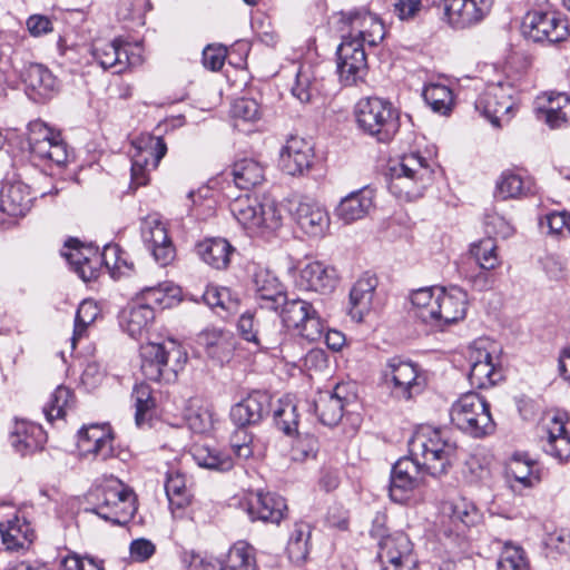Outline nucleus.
Wrapping results in <instances>:
<instances>
[{
  "instance_id": "nucleus-1",
  "label": "nucleus",
  "mask_w": 570,
  "mask_h": 570,
  "mask_svg": "<svg viewBox=\"0 0 570 570\" xmlns=\"http://www.w3.org/2000/svg\"><path fill=\"white\" fill-rule=\"evenodd\" d=\"M410 454L399 459L391 471L390 498L407 503L416 489L425 484L426 475L446 474L456 459V443L440 429L422 425L409 441Z\"/></svg>"
},
{
  "instance_id": "nucleus-2",
  "label": "nucleus",
  "mask_w": 570,
  "mask_h": 570,
  "mask_svg": "<svg viewBox=\"0 0 570 570\" xmlns=\"http://www.w3.org/2000/svg\"><path fill=\"white\" fill-rule=\"evenodd\" d=\"M229 209L249 236L266 237L283 225L279 205L267 195H240L229 204Z\"/></svg>"
},
{
  "instance_id": "nucleus-3",
  "label": "nucleus",
  "mask_w": 570,
  "mask_h": 570,
  "mask_svg": "<svg viewBox=\"0 0 570 570\" xmlns=\"http://www.w3.org/2000/svg\"><path fill=\"white\" fill-rule=\"evenodd\" d=\"M433 180L431 163L419 153L402 155L386 173L387 188L396 198L411 202L421 197Z\"/></svg>"
},
{
  "instance_id": "nucleus-4",
  "label": "nucleus",
  "mask_w": 570,
  "mask_h": 570,
  "mask_svg": "<svg viewBox=\"0 0 570 570\" xmlns=\"http://www.w3.org/2000/svg\"><path fill=\"white\" fill-rule=\"evenodd\" d=\"M358 129L379 142H390L400 128L399 110L380 97L360 99L354 109Z\"/></svg>"
},
{
  "instance_id": "nucleus-5",
  "label": "nucleus",
  "mask_w": 570,
  "mask_h": 570,
  "mask_svg": "<svg viewBox=\"0 0 570 570\" xmlns=\"http://www.w3.org/2000/svg\"><path fill=\"white\" fill-rule=\"evenodd\" d=\"M481 520V513L473 501L460 497L443 504L439 539L451 548L464 549L468 531Z\"/></svg>"
},
{
  "instance_id": "nucleus-6",
  "label": "nucleus",
  "mask_w": 570,
  "mask_h": 570,
  "mask_svg": "<svg viewBox=\"0 0 570 570\" xmlns=\"http://www.w3.org/2000/svg\"><path fill=\"white\" fill-rule=\"evenodd\" d=\"M450 417L453 425L473 438L490 435L495 430L489 402L475 392L462 394L452 404Z\"/></svg>"
},
{
  "instance_id": "nucleus-7",
  "label": "nucleus",
  "mask_w": 570,
  "mask_h": 570,
  "mask_svg": "<svg viewBox=\"0 0 570 570\" xmlns=\"http://www.w3.org/2000/svg\"><path fill=\"white\" fill-rule=\"evenodd\" d=\"M97 505L91 511L118 525L128 523L137 508L134 492L117 478L106 479L96 490Z\"/></svg>"
},
{
  "instance_id": "nucleus-8",
  "label": "nucleus",
  "mask_w": 570,
  "mask_h": 570,
  "mask_svg": "<svg viewBox=\"0 0 570 570\" xmlns=\"http://www.w3.org/2000/svg\"><path fill=\"white\" fill-rule=\"evenodd\" d=\"M140 370L142 375L154 382H171L186 362V355L170 342L165 344L147 343L140 346Z\"/></svg>"
},
{
  "instance_id": "nucleus-9",
  "label": "nucleus",
  "mask_w": 570,
  "mask_h": 570,
  "mask_svg": "<svg viewBox=\"0 0 570 570\" xmlns=\"http://www.w3.org/2000/svg\"><path fill=\"white\" fill-rule=\"evenodd\" d=\"M384 382L391 386L392 393L399 399L411 400L421 394L426 386V376L414 362L393 356L382 368Z\"/></svg>"
},
{
  "instance_id": "nucleus-10",
  "label": "nucleus",
  "mask_w": 570,
  "mask_h": 570,
  "mask_svg": "<svg viewBox=\"0 0 570 570\" xmlns=\"http://www.w3.org/2000/svg\"><path fill=\"white\" fill-rule=\"evenodd\" d=\"M167 153V146L161 137L142 132L131 141V186H145L149 174L156 169Z\"/></svg>"
},
{
  "instance_id": "nucleus-11",
  "label": "nucleus",
  "mask_w": 570,
  "mask_h": 570,
  "mask_svg": "<svg viewBox=\"0 0 570 570\" xmlns=\"http://www.w3.org/2000/svg\"><path fill=\"white\" fill-rule=\"evenodd\" d=\"M281 306H283L282 321L286 327L295 330L311 342L324 335L323 320L312 303L302 298L287 299L285 295Z\"/></svg>"
},
{
  "instance_id": "nucleus-12",
  "label": "nucleus",
  "mask_w": 570,
  "mask_h": 570,
  "mask_svg": "<svg viewBox=\"0 0 570 570\" xmlns=\"http://www.w3.org/2000/svg\"><path fill=\"white\" fill-rule=\"evenodd\" d=\"M521 30L533 42L554 45L570 35L567 21L556 12L530 11L522 20Z\"/></svg>"
},
{
  "instance_id": "nucleus-13",
  "label": "nucleus",
  "mask_w": 570,
  "mask_h": 570,
  "mask_svg": "<svg viewBox=\"0 0 570 570\" xmlns=\"http://www.w3.org/2000/svg\"><path fill=\"white\" fill-rule=\"evenodd\" d=\"M514 92V88L508 82L490 83L475 100V110L493 126L501 127L511 118L510 114L515 105Z\"/></svg>"
},
{
  "instance_id": "nucleus-14",
  "label": "nucleus",
  "mask_w": 570,
  "mask_h": 570,
  "mask_svg": "<svg viewBox=\"0 0 570 570\" xmlns=\"http://www.w3.org/2000/svg\"><path fill=\"white\" fill-rule=\"evenodd\" d=\"M29 146L35 157L57 166L65 165L68 159L67 145L61 138V134L42 121L30 124Z\"/></svg>"
},
{
  "instance_id": "nucleus-15",
  "label": "nucleus",
  "mask_w": 570,
  "mask_h": 570,
  "mask_svg": "<svg viewBox=\"0 0 570 570\" xmlns=\"http://www.w3.org/2000/svg\"><path fill=\"white\" fill-rule=\"evenodd\" d=\"M91 53L102 69H112L114 73H121L142 62L140 46L122 43L119 40L95 43Z\"/></svg>"
},
{
  "instance_id": "nucleus-16",
  "label": "nucleus",
  "mask_w": 570,
  "mask_h": 570,
  "mask_svg": "<svg viewBox=\"0 0 570 570\" xmlns=\"http://www.w3.org/2000/svg\"><path fill=\"white\" fill-rule=\"evenodd\" d=\"M543 452L560 464L570 462V424L563 414L548 415L542 423Z\"/></svg>"
},
{
  "instance_id": "nucleus-17",
  "label": "nucleus",
  "mask_w": 570,
  "mask_h": 570,
  "mask_svg": "<svg viewBox=\"0 0 570 570\" xmlns=\"http://www.w3.org/2000/svg\"><path fill=\"white\" fill-rule=\"evenodd\" d=\"M336 57L337 73L344 86H353L364 80L368 68L365 46L360 41L342 37Z\"/></svg>"
},
{
  "instance_id": "nucleus-18",
  "label": "nucleus",
  "mask_w": 570,
  "mask_h": 570,
  "mask_svg": "<svg viewBox=\"0 0 570 570\" xmlns=\"http://www.w3.org/2000/svg\"><path fill=\"white\" fill-rule=\"evenodd\" d=\"M344 24L347 30L342 29V37L360 41L362 46L375 47L385 37V27L381 18L365 9L347 13Z\"/></svg>"
},
{
  "instance_id": "nucleus-19",
  "label": "nucleus",
  "mask_w": 570,
  "mask_h": 570,
  "mask_svg": "<svg viewBox=\"0 0 570 570\" xmlns=\"http://www.w3.org/2000/svg\"><path fill=\"white\" fill-rule=\"evenodd\" d=\"M412 552V542L403 532H395L379 541L377 558L382 570H413L416 560Z\"/></svg>"
},
{
  "instance_id": "nucleus-20",
  "label": "nucleus",
  "mask_w": 570,
  "mask_h": 570,
  "mask_svg": "<svg viewBox=\"0 0 570 570\" xmlns=\"http://www.w3.org/2000/svg\"><path fill=\"white\" fill-rule=\"evenodd\" d=\"M355 400L348 383H338L332 391H321L314 401L315 413L324 425L334 426L343 417L344 409Z\"/></svg>"
},
{
  "instance_id": "nucleus-21",
  "label": "nucleus",
  "mask_w": 570,
  "mask_h": 570,
  "mask_svg": "<svg viewBox=\"0 0 570 570\" xmlns=\"http://www.w3.org/2000/svg\"><path fill=\"white\" fill-rule=\"evenodd\" d=\"M494 0H443L444 14L451 27L465 29L482 22Z\"/></svg>"
},
{
  "instance_id": "nucleus-22",
  "label": "nucleus",
  "mask_w": 570,
  "mask_h": 570,
  "mask_svg": "<svg viewBox=\"0 0 570 570\" xmlns=\"http://www.w3.org/2000/svg\"><path fill=\"white\" fill-rule=\"evenodd\" d=\"M436 304L435 326L443 328L464 320L469 306L468 293L458 286L436 287Z\"/></svg>"
},
{
  "instance_id": "nucleus-23",
  "label": "nucleus",
  "mask_w": 570,
  "mask_h": 570,
  "mask_svg": "<svg viewBox=\"0 0 570 570\" xmlns=\"http://www.w3.org/2000/svg\"><path fill=\"white\" fill-rule=\"evenodd\" d=\"M141 237L160 266L169 265L176 257L175 246L165 224L156 216H148L141 225Z\"/></svg>"
},
{
  "instance_id": "nucleus-24",
  "label": "nucleus",
  "mask_w": 570,
  "mask_h": 570,
  "mask_svg": "<svg viewBox=\"0 0 570 570\" xmlns=\"http://www.w3.org/2000/svg\"><path fill=\"white\" fill-rule=\"evenodd\" d=\"M314 157L311 141L291 136L279 150V167L287 175L301 176L311 169Z\"/></svg>"
},
{
  "instance_id": "nucleus-25",
  "label": "nucleus",
  "mask_w": 570,
  "mask_h": 570,
  "mask_svg": "<svg viewBox=\"0 0 570 570\" xmlns=\"http://www.w3.org/2000/svg\"><path fill=\"white\" fill-rule=\"evenodd\" d=\"M246 511L253 521L279 524L286 518L288 508L282 495L275 492L258 491L249 495Z\"/></svg>"
},
{
  "instance_id": "nucleus-26",
  "label": "nucleus",
  "mask_w": 570,
  "mask_h": 570,
  "mask_svg": "<svg viewBox=\"0 0 570 570\" xmlns=\"http://www.w3.org/2000/svg\"><path fill=\"white\" fill-rule=\"evenodd\" d=\"M469 382L478 389H485L494 385L502 379L501 368L493 362L491 353L479 343L469 347Z\"/></svg>"
},
{
  "instance_id": "nucleus-27",
  "label": "nucleus",
  "mask_w": 570,
  "mask_h": 570,
  "mask_svg": "<svg viewBox=\"0 0 570 570\" xmlns=\"http://www.w3.org/2000/svg\"><path fill=\"white\" fill-rule=\"evenodd\" d=\"M337 285L335 268L322 262H311L301 268L295 286L299 291L314 292L322 295L332 293Z\"/></svg>"
},
{
  "instance_id": "nucleus-28",
  "label": "nucleus",
  "mask_w": 570,
  "mask_h": 570,
  "mask_svg": "<svg viewBox=\"0 0 570 570\" xmlns=\"http://www.w3.org/2000/svg\"><path fill=\"white\" fill-rule=\"evenodd\" d=\"M535 112L551 129L570 126V97L564 92H546L538 97Z\"/></svg>"
},
{
  "instance_id": "nucleus-29",
  "label": "nucleus",
  "mask_w": 570,
  "mask_h": 570,
  "mask_svg": "<svg viewBox=\"0 0 570 570\" xmlns=\"http://www.w3.org/2000/svg\"><path fill=\"white\" fill-rule=\"evenodd\" d=\"M252 286L262 308L277 311L286 295L279 279L267 268L255 266Z\"/></svg>"
},
{
  "instance_id": "nucleus-30",
  "label": "nucleus",
  "mask_w": 570,
  "mask_h": 570,
  "mask_svg": "<svg viewBox=\"0 0 570 570\" xmlns=\"http://www.w3.org/2000/svg\"><path fill=\"white\" fill-rule=\"evenodd\" d=\"M294 218L299 228L308 236L322 237L330 227V216L317 202L301 198L294 209Z\"/></svg>"
},
{
  "instance_id": "nucleus-31",
  "label": "nucleus",
  "mask_w": 570,
  "mask_h": 570,
  "mask_svg": "<svg viewBox=\"0 0 570 570\" xmlns=\"http://www.w3.org/2000/svg\"><path fill=\"white\" fill-rule=\"evenodd\" d=\"M22 80L28 96L36 102H45L53 98L59 91V83L53 73L39 63L29 65Z\"/></svg>"
},
{
  "instance_id": "nucleus-32",
  "label": "nucleus",
  "mask_w": 570,
  "mask_h": 570,
  "mask_svg": "<svg viewBox=\"0 0 570 570\" xmlns=\"http://www.w3.org/2000/svg\"><path fill=\"white\" fill-rule=\"evenodd\" d=\"M271 409V397L267 393L255 391L234 404L229 412L232 422L238 428L258 423Z\"/></svg>"
},
{
  "instance_id": "nucleus-33",
  "label": "nucleus",
  "mask_w": 570,
  "mask_h": 570,
  "mask_svg": "<svg viewBox=\"0 0 570 570\" xmlns=\"http://www.w3.org/2000/svg\"><path fill=\"white\" fill-rule=\"evenodd\" d=\"M77 446L83 454H94L101 460L114 455L112 434L106 424H90L78 432Z\"/></svg>"
},
{
  "instance_id": "nucleus-34",
  "label": "nucleus",
  "mask_w": 570,
  "mask_h": 570,
  "mask_svg": "<svg viewBox=\"0 0 570 570\" xmlns=\"http://www.w3.org/2000/svg\"><path fill=\"white\" fill-rule=\"evenodd\" d=\"M377 284V277L368 272L364 273L353 284L348 301V315L353 321L361 323L372 311Z\"/></svg>"
},
{
  "instance_id": "nucleus-35",
  "label": "nucleus",
  "mask_w": 570,
  "mask_h": 570,
  "mask_svg": "<svg viewBox=\"0 0 570 570\" xmlns=\"http://www.w3.org/2000/svg\"><path fill=\"white\" fill-rule=\"evenodd\" d=\"M32 199L26 184L21 181L7 183L0 190V214L12 219L23 217L30 210ZM0 220L6 222L1 216Z\"/></svg>"
},
{
  "instance_id": "nucleus-36",
  "label": "nucleus",
  "mask_w": 570,
  "mask_h": 570,
  "mask_svg": "<svg viewBox=\"0 0 570 570\" xmlns=\"http://www.w3.org/2000/svg\"><path fill=\"white\" fill-rule=\"evenodd\" d=\"M374 190L370 187L352 191L341 199L335 208V215L345 224L362 219L374 207Z\"/></svg>"
},
{
  "instance_id": "nucleus-37",
  "label": "nucleus",
  "mask_w": 570,
  "mask_h": 570,
  "mask_svg": "<svg viewBox=\"0 0 570 570\" xmlns=\"http://www.w3.org/2000/svg\"><path fill=\"white\" fill-rule=\"evenodd\" d=\"M11 446L21 455L40 450L47 441L41 425L29 421H16L9 435Z\"/></svg>"
},
{
  "instance_id": "nucleus-38",
  "label": "nucleus",
  "mask_w": 570,
  "mask_h": 570,
  "mask_svg": "<svg viewBox=\"0 0 570 570\" xmlns=\"http://www.w3.org/2000/svg\"><path fill=\"white\" fill-rule=\"evenodd\" d=\"M155 320L154 307L141 303L138 298L122 309L119 323L121 328L132 338L142 336L148 332Z\"/></svg>"
},
{
  "instance_id": "nucleus-39",
  "label": "nucleus",
  "mask_w": 570,
  "mask_h": 570,
  "mask_svg": "<svg viewBox=\"0 0 570 570\" xmlns=\"http://www.w3.org/2000/svg\"><path fill=\"white\" fill-rule=\"evenodd\" d=\"M505 475L515 489V484L521 488H533L540 482V475L537 470V463L524 453H515L507 463Z\"/></svg>"
},
{
  "instance_id": "nucleus-40",
  "label": "nucleus",
  "mask_w": 570,
  "mask_h": 570,
  "mask_svg": "<svg viewBox=\"0 0 570 570\" xmlns=\"http://www.w3.org/2000/svg\"><path fill=\"white\" fill-rule=\"evenodd\" d=\"M0 534L7 551L26 549L35 539V532L30 524L18 515L0 522Z\"/></svg>"
},
{
  "instance_id": "nucleus-41",
  "label": "nucleus",
  "mask_w": 570,
  "mask_h": 570,
  "mask_svg": "<svg viewBox=\"0 0 570 570\" xmlns=\"http://www.w3.org/2000/svg\"><path fill=\"white\" fill-rule=\"evenodd\" d=\"M234 248L225 238H210L197 245V253L208 265L217 269L226 268Z\"/></svg>"
},
{
  "instance_id": "nucleus-42",
  "label": "nucleus",
  "mask_w": 570,
  "mask_h": 570,
  "mask_svg": "<svg viewBox=\"0 0 570 570\" xmlns=\"http://www.w3.org/2000/svg\"><path fill=\"white\" fill-rule=\"evenodd\" d=\"M412 312L423 323L435 326L436 286L415 289L410 296Z\"/></svg>"
},
{
  "instance_id": "nucleus-43",
  "label": "nucleus",
  "mask_w": 570,
  "mask_h": 570,
  "mask_svg": "<svg viewBox=\"0 0 570 570\" xmlns=\"http://www.w3.org/2000/svg\"><path fill=\"white\" fill-rule=\"evenodd\" d=\"M234 183L240 189H250L265 179L263 165L253 158L237 160L232 170Z\"/></svg>"
},
{
  "instance_id": "nucleus-44",
  "label": "nucleus",
  "mask_w": 570,
  "mask_h": 570,
  "mask_svg": "<svg viewBox=\"0 0 570 570\" xmlns=\"http://www.w3.org/2000/svg\"><path fill=\"white\" fill-rule=\"evenodd\" d=\"M131 399L135 406L136 425L142 428L149 424L156 407V400L153 396L150 386L146 383L136 384L131 393Z\"/></svg>"
},
{
  "instance_id": "nucleus-45",
  "label": "nucleus",
  "mask_w": 570,
  "mask_h": 570,
  "mask_svg": "<svg viewBox=\"0 0 570 570\" xmlns=\"http://www.w3.org/2000/svg\"><path fill=\"white\" fill-rule=\"evenodd\" d=\"M193 459L200 468L218 472L229 471L234 466V460L228 453L207 445L195 446Z\"/></svg>"
},
{
  "instance_id": "nucleus-46",
  "label": "nucleus",
  "mask_w": 570,
  "mask_h": 570,
  "mask_svg": "<svg viewBox=\"0 0 570 570\" xmlns=\"http://www.w3.org/2000/svg\"><path fill=\"white\" fill-rule=\"evenodd\" d=\"M165 491L171 508L181 509L190 502L191 492L187 487L186 476L177 470L167 472Z\"/></svg>"
},
{
  "instance_id": "nucleus-47",
  "label": "nucleus",
  "mask_w": 570,
  "mask_h": 570,
  "mask_svg": "<svg viewBox=\"0 0 570 570\" xmlns=\"http://www.w3.org/2000/svg\"><path fill=\"white\" fill-rule=\"evenodd\" d=\"M531 191V181L521 175L507 170L497 181L495 196L501 199L519 198Z\"/></svg>"
},
{
  "instance_id": "nucleus-48",
  "label": "nucleus",
  "mask_w": 570,
  "mask_h": 570,
  "mask_svg": "<svg viewBox=\"0 0 570 570\" xmlns=\"http://www.w3.org/2000/svg\"><path fill=\"white\" fill-rule=\"evenodd\" d=\"M223 570H256L254 548L244 541L233 544L223 559Z\"/></svg>"
},
{
  "instance_id": "nucleus-49",
  "label": "nucleus",
  "mask_w": 570,
  "mask_h": 570,
  "mask_svg": "<svg viewBox=\"0 0 570 570\" xmlns=\"http://www.w3.org/2000/svg\"><path fill=\"white\" fill-rule=\"evenodd\" d=\"M312 528L307 522H296L287 542V553L295 562L304 561L309 552Z\"/></svg>"
},
{
  "instance_id": "nucleus-50",
  "label": "nucleus",
  "mask_w": 570,
  "mask_h": 570,
  "mask_svg": "<svg viewBox=\"0 0 570 570\" xmlns=\"http://www.w3.org/2000/svg\"><path fill=\"white\" fill-rule=\"evenodd\" d=\"M198 343L212 358L224 361L229 352L228 335L219 328H206L198 336Z\"/></svg>"
},
{
  "instance_id": "nucleus-51",
  "label": "nucleus",
  "mask_w": 570,
  "mask_h": 570,
  "mask_svg": "<svg viewBox=\"0 0 570 570\" xmlns=\"http://www.w3.org/2000/svg\"><path fill=\"white\" fill-rule=\"evenodd\" d=\"M66 250L62 255L75 267V272L85 281L89 282L95 277V271L91 267V261L83 254V248L78 239L70 238L65 244Z\"/></svg>"
},
{
  "instance_id": "nucleus-52",
  "label": "nucleus",
  "mask_w": 570,
  "mask_h": 570,
  "mask_svg": "<svg viewBox=\"0 0 570 570\" xmlns=\"http://www.w3.org/2000/svg\"><path fill=\"white\" fill-rule=\"evenodd\" d=\"M423 98L431 109L441 115H446L453 106L452 90L441 83H429L423 89Z\"/></svg>"
},
{
  "instance_id": "nucleus-53",
  "label": "nucleus",
  "mask_w": 570,
  "mask_h": 570,
  "mask_svg": "<svg viewBox=\"0 0 570 570\" xmlns=\"http://www.w3.org/2000/svg\"><path fill=\"white\" fill-rule=\"evenodd\" d=\"M73 393L63 385L58 386L50 395L49 401L43 406V414L49 422L60 419L65 415V411L72 405Z\"/></svg>"
},
{
  "instance_id": "nucleus-54",
  "label": "nucleus",
  "mask_w": 570,
  "mask_h": 570,
  "mask_svg": "<svg viewBox=\"0 0 570 570\" xmlns=\"http://www.w3.org/2000/svg\"><path fill=\"white\" fill-rule=\"evenodd\" d=\"M99 314L100 309L95 301L85 299L80 303L75 317V328L71 337L72 348L76 347V342L82 337L87 327L97 320Z\"/></svg>"
},
{
  "instance_id": "nucleus-55",
  "label": "nucleus",
  "mask_w": 570,
  "mask_h": 570,
  "mask_svg": "<svg viewBox=\"0 0 570 570\" xmlns=\"http://www.w3.org/2000/svg\"><path fill=\"white\" fill-rule=\"evenodd\" d=\"M474 264L481 269H494L500 265L497 244L489 237L474 244L471 248Z\"/></svg>"
},
{
  "instance_id": "nucleus-56",
  "label": "nucleus",
  "mask_w": 570,
  "mask_h": 570,
  "mask_svg": "<svg viewBox=\"0 0 570 570\" xmlns=\"http://www.w3.org/2000/svg\"><path fill=\"white\" fill-rule=\"evenodd\" d=\"M314 92H316L314 70L312 66L303 65L296 72L292 94L301 102H308L311 101Z\"/></svg>"
},
{
  "instance_id": "nucleus-57",
  "label": "nucleus",
  "mask_w": 570,
  "mask_h": 570,
  "mask_svg": "<svg viewBox=\"0 0 570 570\" xmlns=\"http://www.w3.org/2000/svg\"><path fill=\"white\" fill-rule=\"evenodd\" d=\"M499 570H529L524 550L511 543H505L498 560Z\"/></svg>"
},
{
  "instance_id": "nucleus-58",
  "label": "nucleus",
  "mask_w": 570,
  "mask_h": 570,
  "mask_svg": "<svg viewBox=\"0 0 570 570\" xmlns=\"http://www.w3.org/2000/svg\"><path fill=\"white\" fill-rule=\"evenodd\" d=\"M255 336L257 338L253 343L261 350H274L283 341V333L275 321H261Z\"/></svg>"
},
{
  "instance_id": "nucleus-59",
  "label": "nucleus",
  "mask_w": 570,
  "mask_h": 570,
  "mask_svg": "<svg viewBox=\"0 0 570 570\" xmlns=\"http://www.w3.org/2000/svg\"><path fill=\"white\" fill-rule=\"evenodd\" d=\"M274 420L276 425L286 434H291L297 428L298 415L296 406L289 400H279L274 409Z\"/></svg>"
},
{
  "instance_id": "nucleus-60",
  "label": "nucleus",
  "mask_w": 570,
  "mask_h": 570,
  "mask_svg": "<svg viewBox=\"0 0 570 570\" xmlns=\"http://www.w3.org/2000/svg\"><path fill=\"white\" fill-rule=\"evenodd\" d=\"M186 420L195 433H206L213 429L214 414L207 406L189 407Z\"/></svg>"
},
{
  "instance_id": "nucleus-61",
  "label": "nucleus",
  "mask_w": 570,
  "mask_h": 570,
  "mask_svg": "<svg viewBox=\"0 0 570 570\" xmlns=\"http://www.w3.org/2000/svg\"><path fill=\"white\" fill-rule=\"evenodd\" d=\"M230 112L236 120L253 122L261 118L259 105L252 98L236 99L232 105Z\"/></svg>"
},
{
  "instance_id": "nucleus-62",
  "label": "nucleus",
  "mask_w": 570,
  "mask_h": 570,
  "mask_svg": "<svg viewBox=\"0 0 570 570\" xmlns=\"http://www.w3.org/2000/svg\"><path fill=\"white\" fill-rule=\"evenodd\" d=\"M318 449L317 439L312 434L297 435L291 449V455L294 461H305L314 458Z\"/></svg>"
},
{
  "instance_id": "nucleus-63",
  "label": "nucleus",
  "mask_w": 570,
  "mask_h": 570,
  "mask_svg": "<svg viewBox=\"0 0 570 570\" xmlns=\"http://www.w3.org/2000/svg\"><path fill=\"white\" fill-rule=\"evenodd\" d=\"M169 286L165 284H158L157 286H150L141 289L137 297L141 303H147L149 306L165 308L169 305L168 292Z\"/></svg>"
},
{
  "instance_id": "nucleus-64",
  "label": "nucleus",
  "mask_w": 570,
  "mask_h": 570,
  "mask_svg": "<svg viewBox=\"0 0 570 570\" xmlns=\"http://www.w3.org/2000/svg\"><path fill=\"white\" fill-rule=\"evenodd\" d=\"M61 570H104L100 562L91 558H80L77 554H68L60 561Z\"/></svg>"
}]
</instances>
